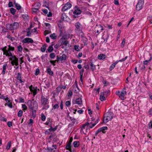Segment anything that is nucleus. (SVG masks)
Wrapping results in <instances>:
<instances>
[{
  "label": "nucleus",
  "mask_w": 152,
  "mask_h": 152,
  "mask_svg": "<svg viewBox=\"0 0 152 152\" xmlns=\"http://www.w3.org/2000/svg\"><path fill=\"white\" fill-rule=\"evenodd\" d=\"M106 55L104 54H100L98 56V58L100 60H103L105 58Z\"/></svg>",
  "instance_id": "obj_19"
},
{
  "label": "nucleus",
  "mask_w": 152,
  "mask_h": 152,
  "mask_svg": "<svg viewBox=\"0 0 152 152\" xmlns=\"http://www.w3.org/2000/svg\"><path fill=\"white\" fill-rule=\"evenodd\" d=\"M4 55H5L7 56H11V57H13V56L12 55V54L11 52L8 53V52L6 53H3Z\"/></svg>",
  "instance_id": "obj_35"
},
{
  "label": "nucleus",
  "mask_w": 152,
  "mask_h": 152,
  "mask_svg": "<svg viewBox=\"0 0 152 152\" xmlns=\"http://www.w3.org/2000/svg\"><path fill=\"white\" fill-rule=\"evenodd\" d=\"M10 60H11V64L12 66L15 65L17 66L18 65V59L14 55L12 57L10 58Z\"/></svg>",
  "instance_id": "obj_5"
},
{
  "label": "nucleus",
  "mask_w": 152,
  "mask_h": 152,
  "mask_svg": "<svg viewBox=\"0 0 152 152\" xmlns=\"http://www.w3.org/2000/svg\"><path fill=\"white\" fill-rule=\"evenodd\" d=\"M59 42L61 46L64 45L65 46H66L69 43L68 41L65 40V38L64 36L63 37V38H61Z\"/></svg>",
  "instance_id": "obj_9"
},
{
  "label": "nucleus",
  "mask_w": 152,
  "mask_h": 152,
  "mask_svg": "<svg viewBox=\"0 0 152 152\" xmlns=\"http://www.w3.org/2000/svg\"><path fill=\"white\" fill-rule=\"evenodd\" d=\"M10 11L11 13L13 15H14L16 12V10L13 8H11L10 9Z\"/></svg>",
  "instance_id": "obj_36"
},
{
  "label": "nucleus",
  "mask_w": 152,
  "mask_h": 152,
  "mask_svg": "<svg viewBox=\"0 0 152 152\" xmlns=\"http://www.w3.org/2000/svg\"><path fill=\"white\" fill-rule=\"evenodd\" d=\"M32 110V117L33 118H34L36 117V109Z\"/></svg>",
  "instance_id": "obj_33"
},
{
  "label": "nucleus",
  "mask_w": 152,
  "mask_h": 152,
  "mask_svg": "<svg viewBox=\"0 0 152 152\" xmlns=\"http://www.w3.org/2000/svg\"><path fill=\"white\" fill-rule=\"evenodd\" d=\"M14 4L15 5V8L17 9L18 10H20L21 9V7L20 5L18 3H16L15 1L14 2Z\"/></svg>",
  "instance_id": "obj_23"
},
{
  "label": "nucleus",
  "mask_w": 152,
  "mask_h": 152,
  "mask_svg": "<svg viewBox=\"0 0 152 152\" xmlns=\"http://www.w3.org/2000/svg\"><path fill=\"white\" fill-rule=\"evenodd\" d=\"M6 27L8 29L10 30H12L14 29L13 25L12 24H7V25Z\"/></svg>",
  "instance_id": "obj_21"
},
{
  "label": "nucleus",
  "mask_w": 152,
  "mask_h": 152,
  "mask_svg": "<svg viewBox=\"0 0 152 152\" xmlns=\"http://www.w3.org/2000/svg\"><path fill=\"white\" fill-rule=\"evenodd\" d=\"M75 84L72 86L73 88V90L75 93H77L79 91V89L77 86V83L75 81Z\"/></svg>",
  "instance_id": "obj_12"
},
{
  "label": "nucleus",
  "mask_w": 152,
  "mask_h": 152,
  "mask_svg": "<svg viewBox=\"0 0 152 152\" xmlns=\"http://www.w3.org/2000/svg\"><path fill=\"white\" fill-rule=\"evenodd\" d=\"M66 148L69 151H71V144L70 143H68L66 146Z\"/></svg>",
  "instance_id": "obj_28"
},
{
  "label": "nucleus",
  "mask_w": 152,
  "mask_h": 152,
  "mask_svg": "<svg viewBox=\"0 0 152 152\" xmlns=\"http://www.w3.org/2000/svg\"><path fill=\"white\" fill-rule=\"evenodd\" d=\"M144 4V0H139L136 6V9L139 11L142 9Z\"/></svg>",
  "instance_id": "obj_6"
},
{
  "label": "nucleus",
  "mask_w": 152,
  "mask_h": 152,
  "mask_svg": "<svg viewBox=\"0 0 152 152\" xmlns=\"http://www.w3.org/2000/svg\"><path fill=\"white\" fill-rule=\"evenodd\" d=\"M56 146L55 145H53L52 148H48V149H45L43 151V152H53L56 149Z\"/></svg>",
  "instance_id": "obj_10"
},
{
  "label": "nucleus",
  "mask_w": 152,
  "mask_h": 152,
  "mask_svg": "<svg viewBox=\"0 0 152 152\" xmlns=\"http://www.w3.org/2000/svg\"><path fill=\"white\" fill-rule=\"evenodd\" d=\"M127 58H128L127 56H126L124 58H122V59L121 60H118V61H118V62H123V61H125V60L126 59H127Z\"/></svg>",
  "instance_id": "obj_55"
},
{
  "label": "nucleus",
  "mask_w": 152,
  "mask_h": 152,
  "mask_svg": "<svg viewBox=\"0 0 152 152\" xmlns=\"http://www.w3.org/2000/svg\"><path fill=\"white\" fill-rule=\"evenodd\" d=\"M46 47V44H44L42 46V47L41 48V50L42 52H44L45 51Z\"/></svg>",
  "instance_id": "obj_27"
},
{
  "label": "nucleus",
  "mask_w": 152,
  "mask_h": 152,
  "mask_svg": "<svg viewBox=\"0 0 152 152\" xmlns=\"http://www.w3.org/2000/svg\"><path fill=\"white\" fill-rule=\"evenodd\" d=\"M22 42L24 43H33L34 41L31 38H26L22 40Z\"/></svg>",
  "instance_id": "obj_15"
},
{
  "label": "nucleus",
  "mask_w": 152,
  "mask_h": 152,
  "mask_svg": "<svg viewBox=\"0 0 152 152\" xmlns=\"http://www.w3.org/2000/svg\"><path fill=\"white\" fill-rule=\"evenodd\" d=\"M80 47L78 45H74V49L77 51H80Z\"/></svg>",
  "instance_id": "obj_41"
},
{
  "label": "nucleus",
  "mask_w": 152,
  "mask_h": 152,
  "mask_svg": "<svg viewBox=\"0 0 152 152\" xmlns=\"http://www.w3.org/2000/svg\"><path fill=\"white\" fill-rule=\"evenodd\" d=\"M100 99L102 101L105 100V98L104 96V93L102 92L101 93Z\"/></svg>",
  "instance_id": "obj_22"
},
{
  "label": "nucleus",
  "mask_w": 152,
  "mask_h": 152,
  "mask_svg": "<svg viewBox=\"0 0 152 152\" xmlns=\"http://www.w3.org/2000/svg\"><path fill=\"white\" fill-rule=\"evenodd\" d=\"M27 104L28 106L31 110L37 109L38 108L37 103L35 101L32 103L31 100H29L28 101Z\"/></svg>",
  "instance_id": "obj_2"
},
{
  "label": "nucleus",
  "mask_w": 152,
  "mask_h": 152,
  "mask_svg": "<svg viewBox=\"0 0 152 152\" xmlns=\"http://www.w3.org/2000/svg\"><path fill=\"white\" fill-rule=\"evenodd\" d=\"M22 107L23 108V110H27V107L25 104H22Z\"/></svg>",
  "instance_id": "obj_58"
},
{
  "label": "nucleus",
  "mask_w": 152,
  "mask_h": 152,
  "mask_svg": "<svg viewBox=\"0 0 152 152\" xmlns=\"http://www.w3.org/2000/svg\"><path fill=\"white\" fill-rule=\"evenodd\" d=\"M42 104L43 105L42 108L43 109H47L49 107V106L48 104V99L47 98L42 95L41 96Z\"/></svg>",
  "instance_id": "obj_3"
},
{
  "label": "nucleus",
  "mask_w": 152,
  "mask_h": 152,
  "mask_svg": "<svg viewBox=\"0 0 152 152\" xmlns=\"http://www.w3.org/2000/svg\"><path fill=\"white\" fill-rule=\"evenodd\" d=\"M17 79L18 80L20 79H21V74L20 73H18V75L17 76Z\"/></svg>",
  "instance_id": "obj_62"
},
{
  "label": "nucleus",
  "mask_w": 152,
  "mask_h": 152,
  "mask_svg": "<svg viewBox=\"0 0 152 152\" xmlns=\"http://www.w3.org/2000/svg\"><path fill=\"white\" fill-rule=\"evenodd\" d=\"M148 126L149 129H151L152 128V121H151L148 124Z\"/></svg>",
  "instance_id": "obj_56"
},
{
  "label": "nucleus",
  "mask_w": 152,
  "mask_h": 152,
  "mask_svg": "<svg viewBox=\"0 0 152 152\" xmlns=\"http://www.w3.org/2000/svg\"><path fill=\"white\" fill-rule=\"evenodd\" d=\"M23 112L21 110H20L18 113V117H21L23 114Z\"/></svg>",
  "instance_id": "obj_42"
},
{
  "label": "nucleus",
  "mask_w": 152,
  "mask_h": 152,
  "mask_svg": "<svg viewBox=\"0 0 152 152\" xmlns=\"http://www.w3.org/2000/svg\"><path fill=\"white\" fill-rule=\"evenodd\" d=\"M22 17L25 20H27L28 19V16L27 15L24 14L22 15Z\"/></svg>",
  "instance_id": "obj_43"
},
{
  "label": "nucleus",
  "mask_w": 152,
  "mask_h": 152,
  "mask_svg": "<svg viewBox=\"0 0 152 152\" xmlns=\"http://www.w3.org/2000/svg\"><path fill=\"white\" fill-rule=\"evenodd\" d=\"M11 142H9L8 143L7 145V147H6V149H7L8 150L10 148V146H11Z\"/></svg>",
  "instance_id": "obj_50"
},
{
  "label": "nucleus",
  "mask_w": 152,
  "mask_h": 152,
  "mask_svg": "<svg viewBox=\"0 0 152 152\" xmlns=\"http://www.w3.org/2000/svg\"><path fill=\"white\" fill-rule=\"evenodd\" d=\"M41 5V4L39 3H36L34 5V6L38 9H39Z\"/></svg>",
  "instance_id": "obj_34"
},
{
  "label": "nucleus",
  "mask_w": 152,
  "mask_h": 152,
  "mask_svg": "<svg viewBox=\"0 0 152 152\" xmlns=\"http://www.w3.org/2000/svg\"><path fill=\"white\" fill-rule=\"evenodd\" d=\"M86 130H83V131H82V127L81 128V129H80V133H85V132H88V131L89 129L88 128L87 126H86Z\"/></svg>",
  "instance_id": "obj_26"
},
{
  "label": "nucleus",
  "mask_w": 152,
  "mask_h": 152,
  "mask_svg": "<svg viewBox=\"0 0 152 152\" xmlns=\"http://www.w3.org/2000/svg\"><path fill=\"white\" fill-rule=\"evenodd\" d=\"M57 127V126H56L54 128H53L51 127L50 129H49V130L50 132H53L56 129Z\"/></svg>",
  "instance_id": "obj_45"
},
{
  "label": "nucleus",
  "mask_w": 152,
  "mask_h": 152,
  "mask_svg": "<svg viewBox=\"0 0 152 152\" xmlns=\"http://www.w3.org/2000/svg\"><path fill=\"white\" fill-rule=\"evenodd\" d=\"M5 101L7 103H9L10 102V101L9 99L8 98L7 96H6L5 98V99H4Z\"/></svg>",
  "instance_id": "obj_57"
},
{
  "label": "nucleus",
  "mask_w": 152,
  "mask_h": 152,
  "mask_svg": "<svg viewBox=\"0 0 152 152\" xmlns=\"http://www.w3.org/2000/svg\"><path fill=\"white\" fill-rule=\"evenodd\" d=\"M49 138L50 140H52L54 142H57L59 141L58 139L54 134L50 136Z\"/></svg>",
  "instance_id": "obj_16"
},
{
  "label": "nucleus",
  "mask_w": 152,
  "mask_h": 152,
  "mask_svg": "<svg viewBox=\"0 0 152 152\" xmlns=\"http://www.w3.org/2000/svg\"><path fill=\"white\" fill-rule=\"evenodd\" d=\"M7 66V64H4L3 66V70H2V74H4L6 73V67Z\"/></svg>",
  "instance_id": "obj_25"
},
{
  "label": "nucleus",
  "mask_w": 152,
  "mask_h": 152,
  "mask_svg": "<svg viewBox=\"0 0 152 152\" xmlns=\"http://www.w3.org/2000/svg\"><path fill=\"white\" fill-rule=\"evenodd\" d=\"M39 69L38 68L36 70L35 75L36 76L38 75L39 74Z\"/></svg>",
  "instance_id": "obj_59"
},
{
  "label": "nucleus",
  "mask_w": 152,
  "mask_h": 152,
  "mask_svg": "<svg viewBox=\"0 0 152 152\" xmlns=\"http://www.w3.org/2000/svg\"><path fill=\"white\" fill-rule=\"evenodd\" d=\"M50 63L51 64H52L53 66H55V64L56 63V62H58V61H57V60H55L54 61H52L51 60L50 61Z\"/></svg>",
  "instance_id": "obj_48"
},
{
  "label": "nucleus",
  "mask_w": 152,
  "mask_h": 152,
  "mask_svg": "<svg viewBox=\"0 0 152 152\" xmlns=\"http://www.w3.org/2000/svg\"><path fill=\"white\" fill-rule=\"evenodd\" d=\"M89 64L91 67V69L93 71L96 68L95 66L94 65L92 62H90Z\"/></svg>",
  "instance_id": "obj_30"
},
{
  "label": "nucleus",
  "mask_w": 152,
  "mask_h": 152,
  "mask_svg": "<svg viewBox=\"0 0 152 152\" xmlns=\"http://www.w3.org/2000/svg\"><path fill=\"white\" fill-rule=\"evenodd\" d=\"M124 92L122 91L121 92V94H120L119 96L122 100H124Z\"/></svg>",
  "instance_id": "obj_31"
},
{
  "label": "nucleus",
  "mask_w": 152,
  "mask_h": 152,
  "mask_svg": "<svg viewBox=\"0 0 152 152\" xmlns=\"http://www.w3.org/2000/svg\"><path fill=\"white\" fill-rule=\"evenodd\" d=\"M13 27L14 29H17L18 26H19V24L17 22H15L13 24Z\"/></svg>",
  "instance_id": "obj_24"
},
{
  "label": "nucleus",
  "mask_w": 152,
  "mask_h": 152,
  "mask_svg": "<svg viewBox=\"0 0 152 152\" xmlns=\"http://www.w3.org/2000/svg\"><path fill=\"white\" fill-rule=\"evenodd\" d=\"M50 56L52 59H53L55 57V55L54 53H52L50 54Z\"/></svg>",
  "instance_id": "obj_49"
},
{
  "label": "nucleus",
  "mask_w": 152,
  "mask_h": 152,
  "mask_svg": "<svg viewBox=\"0 0 152 152\" xmlns=\"http://www.w3.org/2000/svg\"><path fill=\"white\" fill-rule=\"evenodd\" d=\"M75 26L76 27L75 30L76 32L79 33L82 32L83 27L81 24L79 22H77L75 23Z\"/></svg>",
  "instance_id": "obj_4"
},
{
  "label": "nucleus",
  "mask_w": 152,
  "mask_h": 152,
  "mask_svg": "<svg viewBox=\"0 0 152 152\" xmlns=\"http://www.w3.org/2000/svg\"><path fill=\"white\" fill-rule=\"evenodd\" d=\"M47 50H48L49 53L51 52L53 50V48L52 45L49 47Z\"/></svg>",
  "instance_id": "obj_38"
},
{
  "label": "nucleus",
  "mask_w": 152,
  "mask_h": 152,
  "mask_svg": "<svg viewBox=\"0 0 152 152\" xmlns=\"http://www.w3.org/2000/svg\"><path fill=\"white\" fill-rule=\"evenodd\" d=\"M66 55L64 54H63L60 57L57 56L56 59L57 60V61H62L65 60H66Z\"/></svg>",
  "instance_id": "obj_13"
},
{
  "label": "nucleus",
  "mask_w": 152,
  "mask_h": 152,
  "mask_svg": "<svg viewBox=\"0 0 152 152\" xmlns=\"http://www.w3.org/2000/svg\"><path fill=\"white\" fill-rule=\"evenodd\" d=\"M29 88L31 91L33 93V96H34L37 93V88L33 87L32 85H31L29 87Z\"/></svg>",
  "instance_id": "obj_11"
},
{
  "label": "nucleus",
  "mask_w": 152,
  "mask_h": 152,
  "mask_svg": "<svg viewBox=\"0 0 152 152\" xmlns=\"http://www.w3.org/2000/svg\"><path fill=\"white\" fill-rule=\"evenodd\" d=\"M113 114L112 112H107L103 117V121L104 123H107L110 121L113 118Z\"/></svg>",
  "instance_id": "obj_1"
},
{
  "label": "nucleus",
  "mask_w": 152,
  "mask_h": 152,
  "mask_svg": "<svg viewBox=\"0 0 152 152\" xmlns=\"http://www.w3.org/2000/svg\"><path fill=\"white\" fill-rule=\"evenodd\" d=\"M75 7L77 9H76L73 12V13L74 14V15H73V17L74 18H76L77 17V15H80L82 12L80 9H78L77 6H75Z\"/></svg>",
  "instance_id": "obj_7"
},
{
  "label": "nucleus",
  "mask_w": 152,
  "mask_h": 152,
  "mask_svg": "<svg viewBox=\"0 0 152 152\" xmlns=\"http://www.w3.org/2000/svg\"><path fill=\"white\" fill-rule=\"evenodd\" d=\"M126 40L125 39H123L122 41L121 42V47L123 48L124 47V45L125 43Z\"/></svg>",
  "instance_id": "obj_47"
},
{
  "label": "nucleus",
  "mask_w": 152,
  "mask_h": 152,
  "mask_svg": "<svg viewBox=\"0 0 152 152\" xmlns=\"http://www.w3.org/2000/svg\"><path fill=\"white\" fill-rule=\"evenodd\" d=\"M50 37L51 39H56L57 37V36L56 35V34L54 33L51 34L50 36Z\"/></svg>",
  "instance_id": "obj_39"
},
{
  "label": "nucleus",
  "mask_w": 152,
  "mask_h": 152,
  "mask_svg": "<svg viewBox=\"0 0 152 152\" xmlns=\"http://www.w3.org/2000/svg\"><path fill=\"white\" fill-rule=\"evenodd\" d=\"M118 62V61H116L111 64L109 68L110 71H112L115 67V65Z\"/></svg>",
  "instance_id": "obj_17"
},
{
  "label": "nucleus",
  "mask_w": 152,
  "mask_h": 152,
  "mask_svg": "<svg viewBox=\"0 0 152 152\" xmlns=\"http://www.w3.org/2000/svg\"><path fill=\"white\" fill-rule=\"evenodd\" d=\"M60 34L59 35L60 36H61L62 35L63 32L65 31L64 30V27H61L60 29Z\"/></svg>",
  "instance_id": "obj_37"
},
{
  "label": "nucleus",
  "mask_w": 152,
  "mask_h": 152,
  "mask_svg": "<svg viewBox=\"0 0 152 152\" xmlns=\"http://www.w3.org/2000/svg\"><path fill=\"white\" fill-rule=\"evenodd\" d=\"M5 106H6V105H7L10 108H12V105L11 102L8 103V104H7V103H6L5 104Z\"/></svg>",
  "instance_id": "obj_53"
},
{
  "label": "nucleus",
  "mask_w": 152,
  "mask_h": 152,
  "mask_svg": "<svg viewBox=\"0 0 152 152\" xmlns=\"http://www.w3.org/2000/svg\"><path fill=\"white\" fill-rule=\"evenodd\" d=\"M31 10L33 12L36 13L37 12L39 9L36 8H32Z\"/></svg>",
  "instance_id": "obj_51"
},
{
  "label": "nucleus",
  "mask_w": 152,
  "mask_h": 152,
  "mask_svg": "<svg viewBox=\"0 0 152 152\" xmlns=\"http://www.w3.org/2000/svg\"><path fill=\"white\" fill-rule=\"evenodd\" d=\"M61 45L60 44V43L59 42L58 43V44H57L56 45H55L54 46V48H56V49H58V48Z\"/></svg>",
  "instance_id": "obj_54"
},
{
  "label": "nucleus",
  "mask_w": 152,
  "mask_h": 152,
  "mask_svg": "<svg viewBox=\"0 0 152 152\" xmlns=\"http://www.w3.org/2000/svg\"><path fill=\"white\" fill-rule=\"evenodd\" d=\"M107 129V127L106 126H104L101 128L98 129L96 132L95 133H99V132H102V133H105L106 132L105 131Z\"/></svg>",
  "instance_id": "obj_14"
},
{
  "label": "nucleus",
  "mask_w": 152,
  "mask_h": 152,
  "mask_svg": "<svg viewBox=\"0 0 152 152\" xmlns=\"http://www.w3.org/2000/svg\"><path fill=\"white\" fill-rule=\"evenodd\" d=\"M72 4L69 2H67L64 6L63 7L62 9L63 12H64L67 10L70 9L72 7Z\"/></svg>",
  "instance_id": "obj_8"
},
{
  "label": "nucleus",
  "mask_w": 152,
  "mask_h": 152,
  "mask_svg": "<svg viewBox=\"0 0 152 152\" xmlns=\"http://www.w3.org/2000/svg\"><path fill=\"white\" fill-rule=\"evenodd\" d=\"M70 102L69 101H66V104L67 107H69L70 105Z\"/></svg>",
  "instance_id": "obj_64"
},
{
  "label": "nucleus",
  "mask_w": 152,
  "mask_h": 152,
  "mask_svg": "<svg viewBox=\"0 0 152 152\" xmlns=\"http://www.w3.org/2000/svg\"><path fill=\"white\" fill-rule=\"evenodd\" d=\"M9 48L8 49V52L10 51H13L15 50V48L14 47L11 46L10 45H9Z\"/></svg>",
  "instance_id": "obj_40"
},
{
  "label": "nucleus",
  "mask_w": 152,
  "mask_h": 152,
  "mask_svg": "<svg viewBox=\"0 0 152 152\" xmlns=\"http://www.w3.org/2000/svg\"><path fill=\"white\" fill-rule=\"evenodd\" d=\"M102 83L104 84V86H106L109 84V83L105 80H103L102 81Z\"/></svg>",
  "instance_id": "obj_52"
},
{
  "label": "nucleus",
  "mask_w": 152,
  "mask_h": 152,
  "mask_svg": "<svg viewBox=\"0 0 152 152\" xmlns=\"http://www.w3.org/2000/svg\"><path fill=\"white\" fill-rule=\"evenodd\" d=\"M50 33H51L50 31H49L48 30H46L44 31V35H46L47 34H49Z\"/></svg>",
  "instance_id": "obj_61"
},
{
  "label": "nucleus",
  "mask_w": 152,
  "mask_h": 152,
  "mask_svg": "<svg viewBox=\"0 0 152 152\" xmlns=\"http://www.w3.org/2000/svg\"><path fill=\"white\" fill-rule=\"evenodd\" d=\"M58 104H56L53 107V108L54 109H55L58 108Z\"/></svg>",
  "instance_id": "obj_63"
},
{
  "label": "nucleus",
  "mask_w": 152,
  "mask_h": 152,
  "mask_svg": "<svg viewBox=\"0 0 152 152\" xmlns=\"http://www.w3.org/2000/svg\"><path fill=\"white\" fill-rule=\"evenodd\" d=\"M41 119L42 121H44L46 119V117L44 115V114L42 113L41 114Z\"/></svg>",
  "instance_id": "obj_46"
},
{
  "label": "nucleus",
  "mask_w": 152,
  "mask_h": 152,
  "mask_svg": "<svg viewBox=\"0 0 152 152\" xmlns=\"http://www.w3.org/2000/svg\"><path fill=\"white\" fill-rule=\"evenodd\" d=\"M73 145L74 146L75 148L77 147L79 145V142L77 141H75L74 142Z\"/></svg>",
  "instance_id": "obj_32"
},
{
  "label": "nucleus",
  "mask_w": 152,
  "mask_h": 152,
  "mask_svg": "<svg viewBox=\"0 0 152 152\" xmlns=\"http://www.w3.org/2000/svg\"><path fill=\"white\" fill-rule=\"evenodd\" d=\"M45 85L46 86H45V88H46V87L48 88L50 86V84L49 83H48V81H46V80H45Z\"/></svg>",
  "instance_id": "obj_60"
},
{
  "label": "nucleus",
  "mask_w": 152,
  "mask_h": 152,
  "mask_svg": "<svg viewBox=\"0 0 152 152\" xmlns=\"http://www.w3.org/2000/svg\"><path fill=\"white\" fill-rule=\"evenodd\" d=\"M18 51L19 52H21L23 50V48L21 45H19L17 47Z\"/></svg>",
  "instance_id": "obj_44"
},
{
  "label": "nucleus",
  "mask_w": 152,
  "mask_h": 152,
  "mask_svg": "<svg viewBox=\"0 0 152 152\" xmlns=\"http://www.w3.org/2000/svg\"><path fill=\"white\" fill-rule=\"evenodd\" d=\"M75 103L78 104H81L82 103V101L81 98H78L75 100Z\"/></svg>",
  "instance_id": "obj_18"
},
{
  "label": "nucleus",
  "mask_w": 152,
  "mask_h": 152,
  "mask_svg": "<svg viewBox=\"0 0 152 152\" xmlns=\"http://www.w3.org/2000/svg\"><path fill=\"white\" fill-rule=\"evenodd\" d=\"M47 72L49 75H53V72L52 71L50 68H48L47 69Z\"/></svg>",
  "instance_id": "obj_20"
},
{
  "label": "nucleus",
  "mask_w": 152,
  "mask_h": 152,
  "mask_svg": "<svg viewBox=\"0 0 152 152\" xmlns=\"http://www.w3.org/2000/svg\"><path fill=\"white\" fill-rule=\"evenodd\" d=\"M89 123L88 122H86L85 124H83L82 126V131H83V130H86V126H88V125H89Z\"/></svg>",
  "instance_id": "obj_29"
}]
</instances>
